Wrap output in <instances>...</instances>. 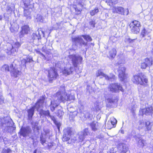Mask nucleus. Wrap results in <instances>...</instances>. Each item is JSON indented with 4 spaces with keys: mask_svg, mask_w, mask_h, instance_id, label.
Segmentation results:
<instances>
[{
    "mask_svg": "<svg viewBox=\"0 0 153 153\" xmlns=\"http://www.w3.org/2000/svg\"><path fill=\"white\" fill-rule=\"evenodd\" d=\"M132 80L133 83L135 84H140L143 85H146L148 82V79L146 76L142 74L134 76Z\"/></svg>",
    "mask_w": 153,
    "mask_h": 153,
    "instance_id": "f257e3e1",
    "label": "nucleus"
},
{
    "mask_svg": "<svg viewBox=\"0 0 153 153\" xmlns=\"http://www.w3.org/2000/svg\"><path fill=\"white\" fill-rule=\"evenodd\" d=\"M44 100L45 98L44 97H42L37 101L35 106L32 107L31 108L28 110L27 111L29 119L32 117L34 113L35 108H36L37 111H39L40 108L42 107Z\"/></svg>",
    "mask_w": 153,
    "mask_h": 153,
    "instance_id": "f03ea898",
    "label": "nucleus"
},
{
    "mask_svg": "<svg viewBox=\"0 0 153 153\" xmlns=\"http://www.w3.org/2000/svg\"><path fill=\"white\" fill-rule=\"evenodd\" d=\"M56 96L57 97L56 100H51V109L52 111L54 110L56 107L58 106V102L60 100L64 101L65 99V94L63 95V93L61 94L60 92H58L56 94Z\"/></svg>",
    "mask_w": 153,
    "mask_h": 153,
    "instance_id": "7ed1b4c3",
    "label": "nucleus"
},
{
    "mask_svg": "<svg viewBox=\"0 0 153 153\" xmlns=\"http://www.w3.org/2000/svg\"><path fill=\"white\" fill-rule=\"evenodd\" d=\"M10 42V43H7V50L10 51L12 54L18 51V48L21 45L20 44L19 42Z\"/></svg>",
    "mask_w": 153,
    "mask_h": 153,
    "instance_id": "20e7f679",
    "label": "nucleus"
},
{
    "mask_svg": "<svg viewBox=\"0 0 153 153\" xmlns=\"http://www.w3.org/2000/svg\"><path fill=\"white\" fill-rule=\"evenodd\" d=\"M41 108L39 110V113L41 116L42 115H44L48 117H49L53 121L54 123L56 126L57 129L59 131L60 126H61V124L59 122H58L56 120L54 116H51L50 115V113L49 111H45L41 109Z\"/></svg>",
    "mask_w": 153,
    "mask_h": 153,
    "instance_id": "39448f33",
    "label": "nucleus"
},
{
    "mask_svg": "<svg viewBox=\"0 0 153 153\" xmlns=\"http://www.w3.org/2000/svg\"><path fill=\"white\" fill-rule=\"evenodd\" d=\"M69 58L72 62L73 65L75 67L77 66L79 62H81L82 59V57L78 55H70Z\"/></svg>",
    "mask_w": 153,
    "mask_h": 153,
    "instance_id": "423d86ee",
    "label": "nucleus"
},
{
    "mask_svg": "<svg viewBox=\"0 0 153 153\" xmlns=\"http://www.w3.org/2000/svg\"><path fill=\"white\" fill-rule=\"evenodd\" d=\"M45 72L48 73V76L50 81H52L56 79L58 75L56 70L54 68H50L49 69H46Z\"/></svg>",
    "mask_w": 153,
    "mask_h": 153,
    "instance_id": "0eeeda50",
    "label": "nucleus"
},
{
    "mask_svg": "<svg viewBox=\"0 0 153 153\" xmlns=\"http://www.w3.org/2000/svg\"><path fill=\"white\" fill-rule=\"evenodd\" d=\"M10 69L11 70V75L12 76L14 77H17L20 75L22 72L20 70L16 68L15 67H13V64H11L10 65Z\"/></svg>",
    "mask_w": 153,
    "mask_h": 153,
    "instance_id": "6e6552de",
    "label": "nucleus"
},
{
    "mask_svg": "<svg viewBox=\"0 0 153 153\" xmlns=\"http://www.w3.org/2000/svg\"><path fill=\"white\" fill-rule=\"evenodd\" d=\"M126 68L123 66L120 65L118 71L119 77L120 80L123 81L126 78L125 74Z\"/></svg>",
    "mask_w": 153,
    "mask_h": 153,
    "instance_id": "1a4fd4ad",
    "label": "nucleus"
},
{
    "mask_svg": "<svg viewBox=\"0 0 153 153\" xmlns=\"http://www.w3.org/2000/svg\"><path fill=\"white\" fill-rule=\"evenodd\" d=\"M110 91L113 92H117L119 90L123 91V89L121 86L118 83L110 84L109 86Z\"/></svg>",
    "mask_w": 153,
    "mask_h": 153,
    "instance_id": "9d476101",
    "label": "nucleus"
},
{
    "mask_svg": "<svg viewBox=\"0 0 153 153\" xmlns=\"http://www.w3.org/2000/svg\"><path fill=\"white\" fill-rule=\"evenodd\" d=\"M4 125H7V126L4 129V131H6V132L7 131V133H14V131L15 130L16 128L15 127H14L11 126H10L9 125V122L7 121L4 124L0 121V126H3L4 127L5 126Z\"/></svg>",
    "mask_w": 153,
    "mask_h": 153,
    "instance_id": "9b49d317",
    "label": "nucleus"
},
{
    "mask_svg": "<svg viewBox=\"0 0 153 153\" xmlns=\"http://www.w3.org/2000/svg\"><path fill=\"white\" fill-rule=\"evenodd\" d=\"M118 151L120 153H126L128 150L127 145L123 143H120L117 146Z\"/></svg>",
    "mask_w": 153,
    "mask_h": 153,
    "instance_id": "f8f14e48",
    "label": "nucleus"
},
{
    "mask_svg": "<svg viewBox=\"0 0 153 153\" xmlns=\"http://www.w3.org/2000/svg\"><path fill=\"white\" fill-rule=\"evenodd\" d=\"M112 12L121 15H125V10L124 8L120 6H114L111 9Z\"/></svg>",
    "mask_w": 153,
    "mask_h": 153,
    "instance_id": "ddd939ff",
    "label": "nucleus"
},
{
    "mask_svg": "<svg viewBox=\"0 0 153 153\" xmlns=\"http://www.w3.org/2000/svg\"><path fill=\"white\" fill-rule=\"evenodd\" d=\"M42 34L43 36H44V32L41 30V29H38V30L35 33L33 34V39H41V36Z\"/></svg>",
    "mask_w": 153,
    "mask_h": 153,
    "instance_id": "4468645a",
    "label": "nucleus"
},
{
    "mask_svg": "<svg viewBox=\"0 0 153 153\" xmlns=\"http://www.w3.org/2000/svg\"><path fill=\"white\" fill-rule=\"evenodd\" d=\"M143 114L146 115L151 114L153 112V110L152 106H149L142 110Z\"/></svg>",
    "mask_w": 153,
    "mask_h": 153,
    "instance_id": "2eb2a0df",
    "label": "nucleus"
},
{
    "mask_svg": "<svg viewBox=\"0 0 153 153\" xmlns=\"http://www.w3.org/2000/svg\"><path fill=\"white\" fill-rule=\"evenodd\" d=\"M73 40L75 43H79L81 45H83L85 46L87 45V42H85L81 37H76L73 39Z\"/></svg>",
    "mask_w": 153,
    "mask_h": 153,
    "instance_id": "dca6fc26",
    "label": "nucleus"
},
{
    "mask_svg": "<svg viewBox=\"0 0 153 153\" xmlns=\"http://www.w3.org/2000/svg\"><path fill=\"white\" fill-rule=\"evenodd\" d=\"M31 128L28 126L26 127H22L21 129V133L19 134H29L31 131Z\"/></svg>",
    "mask_w": 153,
    "mask_h": 153,
    "instance_id": "f3484780",
    "label": "nucleus"
},
{
    "mask_svg": "<svg viewBox=\"0 0 153 153\" xmlns=\"http://www.w3.org/2000/svg\"><path fill=\"white\" fill-rule=\"evenodd\" d=\"M19 28L18 24L16 23H13L11 26L10 30L11 32L14 33H16L18 32Z\"/></svg>",
    "mask_w": 153,
    "mask_h": 153,
    "instance_id": "a211bd4d",
    "label": "nucleus"
},
{
    "mask_svg": "<svg viewBox=\"0 0 153 153\" xmlns=\"http://www.w3.org/2000/svg\"><path fill=\"white\" fill-rule=\"evenodd\" d=\"M46 135L47 134H41L40 137L41 143L44 146H47Z\"/></svg>",
    "mask_w": 153,
    "mask_h": 153,
    "instance_id": "6ab92c4d",
    "label": "nucleus"
},
{
    "mask_svg": "<svg viewBox=\"0 0 153 153\" xmlns=\"http://www.w3.org/2000/svg\"><path fill=\"white\" fill-rule=\"evenodd\" d=\"M144 61L148 65V67H149L152 65L153 63V57H150L149 58H146L144 59Z\"/></svg>",
    "mask_w": 153,
    "mask_h": 153,
    "instance_id": "aec40b11",
    "label": "nucleus"
},
{
    "mask_svg": "<svg viewBox=\"0 0 153 153\" xmlns=\"http://www.w3.org/2000/svg\"><path fill=\"white\" fill-rule=\"evenodd\" d=\"M29 30V27L27 25H25L22 27V30L20 32V34L22 35H24L25 34H27Z\"/></svg>",
    "mask_w": 153,
    "mask_h": 153,
    "instance_id": "412c9836",
    "label": "nucleus"
},
{
    "mask_svg": "<svg viewBox=\"0 0 153 153\" xmlns=\"http://www.w3.org/2000/svg\"><path fill=\"white\" fill-rule=\"evenodd\" d=\"M31 10H32L31 9L24 10V15L26 17V18L28 19H31V18L30 16V13Z\"/></svg>",
    "mask_w": 153,
    "mask_h": 153,
    "instance_id": "4be33fe9",
    "label": "nucleus"
},
{
    "mask_svg": "<svg viewBox=\"0 0 153 153\" xmlns=\"http://www.w3.org/2000/svg\"><path fill=\"white\" fill-rule=\"evenodd\" d=\"M138 139V143L140 147L143 148V146L146 145L147 143L146 140L142 139L141 137L139 138Z\"/></svg>",
    "mask_w": 153,
    "mask_h": 153,
    "instance_id": "5701e85b",
    "label": "nucleus"
},
{
    "mask_svg": "<svg viewBox=\"0 0 153 153\" xmlns=\"http://www.w3.org/2000/svg\"><path fill=\"white\" fill-rule=\"evenodd\" d=\"M130 27L131 31L134 33L137 34L140 31V27L134 26H130Z\"/></svg>",
    "mask_w": 153,
    "mask_h": 153,
    "instance_id": "b1692460",
    "label": "nucleus"
},
{
    "mask_svg": "<svg viewBox=\"0 0 153 153\" xmlns=\"http://www.w3.org/2000/svg\"><path fill=\"white\" fill-rule=\"evenodd\" d=\"M96 75L97 77L101 76L105 78H108L107 75L104 74L101 70H99L97 71L96 73Z\"/></svg>",
    "mask_w": 153,
    "mask_h": 153,
    "instance_id": "393cba45",
    "label": "nucleus"
},
{
    "mask_svg": "<svg viewBox=\"0 0 153 153\" xmlns=\"http://www.w3.org/2000/svg\"><path fill=\"white\" fill-rule=\"evenodd\" d=\"M11 69H10V66L7 65L5 64L3 65L1 68V70L3 71L7 72L9 71L10 70L11 71Z\"/></svg>",
    "mask_w": 153,
    "mask_h": 153,
    "instance_id": "a878e982",
    "label": "nucleus"
},
{
    "mask_svg": "<svg viewBox=\"0 0 153 153\" xmlns=\"http://www.w3.org/2000/svg\"><path fill=\"white\" fill-rule=\"evenodd\" d=\"M116 54V51L115 48H113L109 51V56L111 58H114Z\"/></svg>",
    "mask_w": 153,
    "mask_h": 153,
    "instance_id": "bb28decb",
    "label": "nucleus"
},
{
    "mask_svg": "<svg viewBox=\"0 0 153 153\" xmlns=\"http://www.w3.org/2000/svg\"><path fill=\"white\" fill-rule=\"evenodd\" d=\"M33 61L32 58H27V59H24L22 61V63L23 64V65H24L26 66V64L27 63L29 62H31Z\"/></svg>",
    "mask_w": 153,
    "mask_h": 153,
    "instance_id": "cd10ccee",
    "label": "nucleus"
},
{
    "mask_svg": "<svg viewBox=\"0 0 153 153\" xmlns=\"http://www.w3.org/2000/svg\"><path fill=\"white\" fill-rule=\"evenodd\" d=\"M130 26H134V27H140V22L137 21L135 20L132 21L130 24Z\"/></svg>",
    "mask_w": 153,
    "mask_h": 153,
    "instance_id": "c85d7f7f",
    "label": "nucleus"
},
{
    "mask_svg": "<svg viewBox=\"0 0 153 153\" xmlns=\"http://www.w3.org/2000/svg\"><path fill=\"white\" fill-rule=\"evenodd\" d=\"M91 126L92 130L95 131L98 128V123L97 122H93L91 124Z\"/></svg>",
    "mask_w": 153,
    "mask_h": 153,
    "instance_id": "c756f323",
    "label": "nucleus"
},
{
    "mask_svg": "<svg viewBox=\"0 0 153 153\" xmlns=\"http://www.w3.org/2000/svg\"><path fill=\"white\" fill-rule=\"evenodd\" d=\"M99 12L98 8H95L94 9L91 10L90 12V13L91 16H93Z\"/></svg>",
    "mask_w": 153,
    "mask_h": 153,
    "instance_id": "7c9ffc66",
    "label": "nucleus"
},
{
    "mask_svg": "<svg viewBox=\"0 0 153 153\" xmlns=\"http://www.w3.org/2000/svg\"><path fill=\"white\" fill-rule=\"evenodd\" d=\"M107 76L108 78H105V79L107 80H110L111 81H113V80L115 79V76L114 75L112 74H110L109 76H108L107 75Z\"/></svg>",
    "mask_w": 153,
    "mask_h": 153,
    "instance_id": "2f4dec72",
    "label": "nucleus"
},
{
    "mask_svg": "<svg viewBox=\"0 0 153 153\" xmlns=\"http://www.w3.org/2000/svg\"><path fill=\"white\" fill-rule=\"evenodd\" d=\"M134 39H131L128 36H126L125 37V39L124 42L126 44H129L132 42L133 41Z\"/></svg>",
    "mask_w": 153,
    "mask_h": 153,
    "instance_id": "473e14b6",
    "label": "nucleus"
},
{
    "mask_svg": "<svg viewBox=\"0 0 153 153\" xmlns=\"http://www.w3.org/2000/svg\"><path fill=\"white\" fill-rule=\"evenodd\" d=\"M82 36L87 42H91L92 40L91 37L89 35H82Z\"/></svg>",
    "mask_w": 153,
    "mask_h": 153,
    "instance_id": "72a5a7b5",
    "label": "nucleus"
},
{
    "mask_svg": "<svg viewBox=\"0 0 153 153\" xmlns=\"http://www.w3.org/2000/svg\"><path fill=\"white\" fill-rule=\"evenodd\" d=\"M118 1V0H107L106 2L108 3L110 5L112 4H115Z\"/></svg>",
    "mask_w": 153,
    "mask_h": 153,
    "instance_id": "f704fd0d",
    "label": "nucleus"
},
{
    "mask_svg": "<svg viewBox=\"0 0 153 153\" xmlns=\"http://www.w3.org/2000/svg\"><path fill=\"white\" fill-rule=\"evenodd\" d=\"M36 19L37 21L41 22H43L44 19L43 17L40 15H37V16Z\"/></svg>",
    "mask_w": 153,
    "mask_h": 153,
    "instance_id": "c9c22d12",
    "label": "nucleus"
},
{
    "mask_svg": "<svg viewBox=\"0 0 153 153\" xmlns=\"http://www.w3.org/2000/svg\"><path fill=\"white\" fill-rule=\"evenodd\" d=\"M47 146H45V147H46V148H48V149H50L52 148V146H55V144L53 143H47Z\"/></svg>",
    "mask_w": 153,
    "mask_h": 153,
    "instance_id": "e433bc0d",
    "label": "nucleus"
},
{
    "mask_svg": "<svg viewBox=\"0 0 153 153\" xmlns=\"http://www.w3.org/2000/svg\"><path fill=\"white\" fill-rule=\"evenodd\" d=\"M147 123H144L143 122H142V121H140V125L139 126V128H142L144 126H146L147 127Z\"/></svg>",
    "mask_w": 153,
    "mask_h": 153,
    "instance_id": "4c0bfd02",
    "label": "nucleus"
},
{
    "mask_svg": "<svg viewBox=\"0 0 153 153\" xmlns=\"http://www.w3.org/2000/svg\"><path fill=\"white\" fill-rule=\"evenodd\" d=\"M141 34V35L142 36V37H145L146 35L148 34V32L144 28L142 30Z\"/></svg>",
    "mask_w": 153,
    "mask_h": 153,
    "instance_id": "58836bf2",
    "label": "nucleus"
},
{
    "mask_svg": "<svg viewBox=\"0 0 153 153\" xmlns=\"http://www.w3.org/2000/svg\"><path fill=\"white\" fill-rule=\"evenodd\" d=\"M74 94H70L69 95H68V101L69 100L70 101L71 100H74Z\"/></svg>",
    "mask_w": 153,
    "mask_h": 153,
    "instance_id": "ea45409f",
    "label": "nucleus"
},
{
    "mask_svg": "<svg viewBox=\"0 0 153 153\" xmlns=\"http://www.w3.org/2000/svg\"><path fill=\"white\" fill-rule=\"evenodd\" d=\"M125 63V61L124 59H120L117 63L115 64V65L117 66L120 64H123Z\"/></svg>",
    "mask_w": 153,
    "mask_h": 153,
    "instance_id": "a19ab883",
    "label": "nucleus"
},
{
    "mask_svg": "<svg viewBox=\"0 0 153 153\" xmlns=\"http://www.w3.org/2000/svg\"><path fill=\"white\" fill-rule=\"evenodd\" d=\"M147 67H148V65L143 60V62L141 64V68L142 69H145Z\"/></svg>",
    "mask_w": 153,
    "mask_h": 153,
    "instance_id": "79ce46f5",
    "label": "nucleus"
},
{
    "mask_svg": "<svg viewBox=\"0 0 153 153\" xmlns=\"http://www.w3.org/2000/svg\"><path fill=\"white\" fill-rule=\"evenodd\" d=\"M79 138L80 142H82L85 138L84 134H79Z\"/></svg>",
    "mask_w": 153,
    "mask_h": 153,
    "instance_id": "37998d69",
    "label": "nucleus"
},
{
    "mask_svg": "<svg viewBox=\"0 0 153 153\" xmlns=\"http://www.w3.org/2000/svg\"><path fill=\"white\" fill-rule=\"evenodd\" d=\"M89 24L91 26L93 27H95V22L94 20H92L89 22Z\"/></svg>",
    "mask_w": 153,
    "mask_h": 153,
    "instance_id": "c03bdc74",
    "label": "nucleus"
},
{
    "mask_svg": "<svg viewBox=\"0 0 153 153\" xmlns=\"http://www.w3.org/2000/svg\"><path fill=\"white\" fill-rule=\"evenodd\" d=\"M12 151L9 149H4L3 150L2 153H11Z\"/></svg>",
    "mask_w": 153,
    "mask_h": 153,
    "instance_id": "a18cd8bd",
    "label": "nucleus"
},
{
    "mask_svg": "<svg viewBox=\"0 0 153 153\" xmlns=\"http://www.w3.org/2000/svg\"><path fill=\"white\" fill-rule=\"evenodd\" d=\"M90 114L88 111H85L84 113V117L86 118H89L90 117Z\"/></svg>",
    "mask_w": 153,
    "mask_h": 153,
    "instance_id": "49530a36",
    "label": "nucleus"
},
{
    "mask_svg": "<svg viewBox=\"0 0 153 153\" xmlns=\"http://www.w3.org/2000/svg\"><path fill=\"white\" fill-rule=\"evenodd\" d=\"M64 114V112L61 110H59L57 112L58 116L60 117Z\"/></svg>",
    "mask_w": 153,
    "mask_h": 153,
    "instance_id": "de8ad7c7",
    "label": "nucleus"
},
{
    "mask_svg": "<svg viewBox=\"0 0 153 153\" xmlns=\"http://www.w3.org/2000/svg\"><path fill=\"white\" fill-rule=\"evenodd\" d=\"M74 8L76 12L77 11V14H79L80 13V10H78L77 8V6L75 5H74Z\"/></svg>",
    "mask_w": 153,
    "mask_h": 153,
    "instance_id": "09e8293b",
    "label": "nucleus"
},
{
    "mask_svg": "<svg viewBox=\"0 0 153 153\" xmlns=\"http://www.w3.org/2000/svg\"><path fill=\"white\" fill-rule=\"evenodd\" d=\"M4 101V98L3 97L2 95V94L0 93V103H2Z\"/></svg>",
    "mask_w": 153,
    "mask_h": 153,
    "instance_id": "8fccbe9b",
    "label": "nucleus"
},
{
    "mask_svg": "<svg viewBox=\"0 0 153 153\" xmlns=\"http://www.w3.org/2000/svg\"><path fill=\"white\" fill-rule=\"evenodd\" d=\"M73 67H71L70 68L69 70H68V75L71 74L73 71Z\"/></svg>",
    "mask_w": 153,
    "mask_h": 153,
    "instance_id": "3c124183",
    "label": "nucleus"
},
{
    "mask_svg": "<svg viewBox=\"0 0 153 153\" xmlns=\"http://www.w3.org/2000/svg\"><path fill=\"white\" fill-rule=\"evenodd\" d=\"M66 134H63L62 140L63 141L65 142L67 141V137L66 136Z\"/></svg>",
    "mask_w": 153,
    "mask_h": 153,
    "instance_id": "603ef678",
    "label": "nucleus"
},
{
    "mask_svg": "<svg viewBox=\"0 0 153 153\" xmlns=\"http://www.w3.org/2000/svg\"><path fill=\"white\" fill-rule=\"evenodd\" d=\"M107 100L110 103H113L114 102V100L112 98H109Z\"/></svg>",
    "mask_w": 153,
    "mask_h": 153,
    "instance_id": "864d4df0",
    "label": "nucleus"
},
{
    "mask_svg": "<svg viewBox=\"0 0 153 153\" xmlns=\"http://www.w3.org/2000/svg\"><path fill=\"white\" fill-rule=\"evenodd\" d=\"M84 132L83 134H87V133L88 132V128H85L84 130Z\"/></svg>",
    "mask_w": 153,
    "mask_h": 153,
    "instance_id": "5fc2aeb1",
    "label": "nucleus"
},
{
    "mask_svg": "<svg viewBox=\"0 0 153 153\" xmlns=\"http://www.w3.org/2000/svg\"><path fill=\"white\" fill-rule=\"evenodd\" d=\"M114 121H111V123L113 125H114L117 122V121L115 119L114 120Z\"/></svg>",
    "mask_w": 153,
    "mask_h": 153,
    "instance_id": "6e6d98bb",
    "label": "nucleus"
},
{
    "mask_svg": "<svg viewBox=\"0 0 153 153\" xmlns=\"http://www.w3.org/2000/svg\"><path fill=\"white\" fill-rule=\"evenodd\" d=\"M32 125L34 126H36L38 124V122H36L35 123L34 122H33L32 123Z\"/></svg>",
    "mask_w": 153,
    "mask_h": 153,
    "instance_id": "4d7b16f0",
    "label": "nucleus"
},
{
    "mask_svg": "<svg viewBox=\"0 0 153 153\" xmlns=\"http://www.w3.org/2000/svg\"><path fill=\"white\" fill-rule=\"evenodd\" d=\"M38 52L42 56H43L44 57H45L43 53H41L40 52L38 51Z\"/></svg>",
    "mask_w": 153,
    "mask_h": 153,
    "instance_id": "13d9d810",
    "label": "nucleus"
},
{
    "mask_svg": "<svg viewBox=\"0 0 153 153\" xmlns=\"http://www.w3.org/2000/svg\"><path fill=\"white\" fill-rule=\"evenodd\" d=\"M63 74H67V71L66 69H65L63 71Z\"/></svg>",
    "mask_w": 153,
    "mask_h": 153,
    "instance_id": "bf43d9fd",
    "label": "nucleus"
},
{
    "mask_svg": "<svg viewBox=\"0 0 153 153\" xmlns=\"http://www.w3.org/2000/svg\"><path fill=\"white\" fill-rule=\"evenodd\" d=\"M4 57V55H1L0 54V60L3 59Z\"/></svg>",
    "mask_w": 153,
    "mask_h": 153,
    "instance_id": "052dcab7",
    "label": "nucleus"
},
{
    "mask_svg": "<svg viewBox=\"0 0 153 153\" xmlns=\"http://www.w3.org/2000/svg\"><path fill=\"white\" fill-rule=\"evenodd\" d=\"M119 133L122 134H123L124 133V131L123 130L121 129Z\"/></svg>",
    "mask_w": 153,
    "mask_h": 153,
    "instance_id": "680f3d73",
    "label": "nucleus"
},
{
    "mask_svg": "<svg viewBox=\"0 0 153 153\" xmlns=\"http://www.w3.org/2000/svg\"><path fill=\"white\" fill-rule=\"evenodd\" d=\"M125 11H127V13H126V15H127L128 14V13H129V11H128V9H127L126 10H125Z\"/></svg>",
    "mask_w": 153,
    "mask_h": 153,
    "instance_id": "e2e57ef3",
    "label": "nucleus"
},
{
    "mask_svg": "<svg viewBox=\"0 0 153 153\" xmlns=\"http://www.w3.org/2000/svg\"><path fill=\"white\" fill-rule=\"evenodd\" d=\"M117 153V152L116 151H115V152H114V151L113 152V151H111L110 152V153Z\"/></svg>",
    "mask_w": 153,
    "mask_h": 153,
    "instance_id": "0e129e2a",
    "label": "nucleus"
},
{
    "mask_svg": "<svg viewBox=\"0 0 153 153\" xmlns=\"http://www.w3.org/2000/svg\"><path fill=\"white\" fill-rule=\"evenodd\" d=\"M2 18V16L1 15H0V20H1Z\"/></svg>",
    "mask_w": 153,
    "mask_h": 153,
    "instance_id": "69168bd1",
    "label": "nucleus"
},
{
    "mask_svg": "<svg viewBox=\"0 0 153 153\" xmlns=\"http://www.w3.org/2000/svg\"><path fill=\"white\" fill-rule=\"evenodd\" d=\"M37 152V150L36 149L34 150L33 153H36Z\"/></svg>",
    "mask_w": 153,
    "mask_h": 153,
    "instance_id": "338daca9",
    "label": "nucleus"
},
{
    "mask_svg": "<svg viewBox=\"0 0 153 153\" xmlns=\"http://www.w3.org/2000/svg\"><path fill=\"white\" fill-rule=\"evenodd\" d=\"M105 16H107V17H108V13H106L105 14Z\"/></svg>",
    "mask_w": 153,
    "mask_h": 153,
    "instance_id": "774afa93",
    "label": "nucleus"
}]
</instances>
